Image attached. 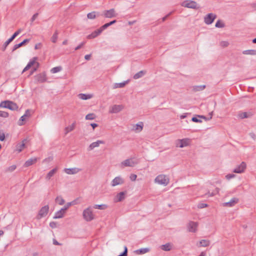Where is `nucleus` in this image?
<instances>
[{"instance_id": "obj_1", "label": "nucleus", "mask_w": 256, "mask_h": 256, "mask_svg": "<svg viewBox=\"0 0 256 256\" xmlns=\"http://www.w3.org/2000/svg\"><path fill=\"white\" fill-rule=\"evenodd\" d=\"M154 182L158 185L166 186L170 183V178L168 175L160 174L155 178Z\"/></svg>"}, {"instance_id": "obj_2", "label": "nucleus", "mask_w": 256, "mask_h": 256, "mask_svg": "<svg viewBox=\"0 0 256 256\" xmlns=\"http://www.w3.org/2000/svg\"><path fill=\"white\" fill-rule=\"evenodd\" d=\"M139 162L138 160L136 158H130L122 162L119 166L121 168L126 167H134L136 166Z\"/></svg>"}, {"instance_id": "obj_3", "label": "nucleus", "mask_w": 256, "mask_h": 256, "mask_svg": "<svg viewBox=\"0 0 256 256\" xmlns=\"http://www.w3.org/2000/svg\"><path fill=\"white\" fill-rule=\"evenodd\" d=\"M180 5L182 7L194 10H198L200 8L199 4L192 0H185L181 3Z\"/></svg>"}, {"instance_id": "obj_4", "label": "nucleus", "mask_w": 256, "mask_h": 256, "mask_svg": "<svg viewBox=\"0 0 256 256\" xmlns=\"http://www.w3.org/2000/svg\"><path fill=\"white\" fill-rule=\"evenodd\" d=\"M82 216L84 220L86 222H90L95 218V216L90 207H88L84 210Z\"/></svg>"}, {"instance_id": "obj_5", "label": "nucleus", "mask_w": 256, "mask_h": 256, "mask_svg": "<svg viewBox=\"0 0 256 256\" xmlns=\"http://www.w3.org/2000/svg\"><path fill=\"white\" fill-rule=\"evenodd\" d=\"M40 66L39 63L38 62V58L34 57L28 62L26 66L22 70V73L29 70L31 67L34 68V71H36Z\"/></svg>"}, {"instance_id": "obj_6", "label": "nucleus", "mask_w": 256, "mask_h": 256, "mask_svg": "<svg viewBox=\"0 0 256 256\" xmlns=\"http://www.w3.org/2000/svg\"><path fill=\"white\" fill-rule=\"evenodd\" d=\"M0 107L2 108H8L12 110H16L18 108V106L16 104L9 100L1 102L0 104Z\"/></svg>"}, {"instance_id": "obj_7", "label": "nucleus", "mask_w": 256, "mask_h": 256, "mask_svg": "<svg viewBox=\"0 0 256 256\" xmlns=\"http://www.w3.org/2000/svg\"><path fill=\"white\" fill-rule=\"evenodd\" d=\"M190 138L179 139L176 140V146L177 148H182L190 146Z\"/></svg>"}, {"instance_id": "obj_8", "label": "nucleus", "mask_w": 256, "mask_h": 256, "mask_svg": "<svg viewBox=\"0 0 256 256\" xmlns=\"http://www.w3.org/2000/svg\"><path fill=\"white\" fill-rule=\"evenodd\" d=\"M50 210V207L48 205H46L41 208L38 211L36 218L38 220L42 218L47 216Z\"/></svg>"}, {"instance_id": "obj_9", "label": "nucleus", "mask_w": 256, "mask_h": 256, "mask_svg": "<svg viewBox=\"0 0 256 256\" xmlns=\"http://www.w3.org/2000/svg\"><path fill=\"white\" fill-rule=\"evenodd\" d=\"M246 167L247 164L246 162H242L234 168L233 172L236 174L244 173L245 172Z\"/></svg>"}, {"instance_id": "obj_10", "label": "nucleus", "mask_w": 256, "mask_h": 256, "mask_svg": "<svg viewBox=\"0 0 256 256\" xmlns=\"http://www.w3.org/2000/svg\"><path fill=\"white\" fill-rule=\"evenodd\" d=\"M124 109V106L122 104H114L109 108V112L110 114H116L122 111Z\"/></svg>"}, {"instance_id": "obj_11", "label": "nucleus", "mask_w": 256, "mask_h": 256, "mask_svg": "<svg viewBox=\"0 0 256 256\" xmlns=\"http://www.w3.org/2000/svg\"><path fill=\"white\" fill-rule=\"evenodd\" d=\"M240 199L238 198L234 197L228 202L223 203L222 206L225 207L230 208L234 206L239 202Z\"/></svg>"}, {"instance_id": "obj_12", "label": "nucleus", "mask_w": 256, "mask_h": 256, "mask_svg": "<svg viewBox=\"0 0 256 256\" xmlns=\"http://www.w3.org/2000/svg\"><path fill=\"white\" fill-rule=\"evenodd\" d=\"M144 126V122H139L138 123L132 125V130L136 133H139L142 130Z\"/></svg>"}, {"instance_id": "obj_13", "label": "nucleus", "mask_w": 256, "mask_h": 256, "mask_svg": "<svg viewBox=\"0 0 256 256\" xmlns=\"http://www.w3.org/2000/svg\"><path fill=\"white\" fill-rule=\"evenodd\" d=\"M124 182V179L121 176L115 177L111 182V186H116L118 185H122Z\"/></svg>"}, {"instance_id": "obj_14", "label": "nucleus", "mask_w": 256, "mask_h": 256, "mask_svg": "<svg viewBox=\"0 0 256 256\" xmlns=\"http://www.w3.org/2000/svg\"><path fill=\"white\" fill-rule=\"evenodd\" d=\"M198 226V222H190L188 224V230L190 232H196L197 231Z\"/></svg>"}, {"instance_id": "obj_15", "label": "nucleus", "mask_w": 256, "mask_h": 256, "mask_svg": "<svg viewBox=\"0 0 256 256\" xmlns=\"http://www.w3.org/2000/svg\"><path fill=\"white\" fill-rule=\"evenodd\" d=\"M64 172L67 174H75L81 171V169L78 168H66L64 170Z\"/></svg>"}, {"instance_id": "obj_16", "label": "nucleus", "mask_w": 256, "mask_h": 256, "mask_svg": "<svg viewBox=\"0 0 256 256\" xmlns=\"http://www.w3.org/2000/svg\"><path fill=\"white\" fill-rule=\"evenodd\" d=\"M66 208H62L54 213L53 218L54 219H59L64 218L66 214Z\"/></svg>"}, {"instance_id": "obj_17", "label": "nucleus", "mask_w": 256, "mask_h": 256, "mask_svg": "<svg viewBox=\"0 0 256 256\" xmlns=\"http://www.w3.org/2000/svg\"><path fill=\"white\" fill-rule=\"evenodd\" d=\"M126 195V192H122L117 194L114 198V202H118L122 201L125 198Z\"/></svg>"}, {"instance_id": "obj_18", "label": "nucleus", "mask_w": 256, "mask_h": 256, "mask_svg": "<svg viewBox=\"0 0 256 256\" xmlns=\"http://www.w3.org/2000/svg\"><path fill=\"white\" fill-rule=\"evenodd\" d=\"M104 16L106 18H112L116 17L117 16V14L116 12L114 9L112 8L104 11Z\"/></svg>"}, {"instance_id": "obj_19", "label": "nucleus", "mask_w": 256, "mask_h": 256, "mask_svg": "<svg viewBox=\"0 0 256 256\" xmlns=\"http://www.w3.org/2000/svg\"><path fill=\"white\" fill-rule=\"evenodd\" d=\"M216 18V16L215 14H209L205 16L204 22L208 24H211L212 23Z\"/></svg>"}, {"instance_id": "obj_20", "label": "nucleus", "mask_w": 256, "mask_h": 256, "mask_svg": "<svg viewBox=\"0 0 256 256\" xmlns=\"http://www.w3.org/2000/svg\"><path fill=\"white\" fill-rule=\"evenodd\" d=\"M104 144V142L102 140H98L96 142H93L89 146L90 150H92L100 146V144Z\"/></svg>"}, {"instance_id": "obj_21", "label": "nucleus", "mask_w": 256, "mask_h": 256, "mask_svg": "<svg viewBox=\"0 0 256 256\" xmlns=\"http://www.w3.org/2000/svg\"><path fill=\"white\" fill-rule=\"evenodd\" d=\"M210 244V241L208 240H202L196 243V246L200 247H206Z\"/></svg>"}, {"instance_id": "obj_22", "label": "nucleus", "mask_w": 256, "mask_h": 256, "mask_svg": "<svg viewBox=\"0 0 256 256\" xmlns=\"http://www.w3.org/2000/svg\"><path fill=\"white\" fill-rule=\"evenodd\" d=\"M76 128V122H74L72 124L66 126L64 129V134L66 135L69 132H72Z\"/></svg>"}, {"instance_id": "obj_23", "label": "nucleus", "mask_w": 256, "mask_h": 256, "mask_svg": "<svg viewBox=\"0 0 256 256\" xmlns=\"http://www.w3.org/2000/svg\"><path fill=\"white\" fill-rule=\"evenodd\" d=\"M36 78L38 82H44L46 80V76L44 72L36 75Z\"/></svg>"}, {"instance_id": "obj_24", "label": "nucleus", "mask_w": 256, "mask_h": 256, "mask_svg": "<svg viewBox=\"0 0 256 256\" xmlns=\"http://www.w3.org/2000/svg\"><path fill=\"white\" fill-rule=\"evenodd\" d=\"M102 32V30L100 28L92 32L91 34L88 35L87 36V38L88 39H92L98 36L101 32Z\"/></svg>"}, {"instance_id": "obj_25", "label": "nucleus", "mask_w": 256, "mask_h": 256, "mask_svg": "<svg viewBox=\"0 0 256 256\" xmlns=\"http://www.w3.org/2000/svg\"><path fill=\"white\" fill-rule=\"evenodd\" d=\"M150 251V249L148 248H142L135 250L134 252L137 254H142L148 252Z\"/></svg>"}, {"instance_id": "obj_26", "label": "nucleus", "mask_w": 256, "mask_h": 256, "mask_svg": "<svg viewBox=\"0 0 256 256\" xmlns=\"http://www.w3.org/2000/svg\"><path fill=\"white\" fill-rule=\"evenodd\" d=\"M129 82V80H126L120 83H115L113 85V88H124L127 84H128Z\"/></svg>"}, {"instance_id": "obj_27", "label": "nucleus", "mask_w": 256, "mask_h": 256, "mask_svg": "<svg viewBox=\"0 0 256 256\" xmlns=\"http://www.w3.org/2000/svg\"><path fill=\"white\" fill-rule=\"evenodd\" d=\"M26 140H24L21 143L18 144L16 146V150L18 152L22 151L25 148Z\"/></svg>"}, {"instance_id": "obj_28", "label": "nucleus", "mask_w": 256, "mask_h": 256, "mask_svg": "<svg viewBox=\"0 0 256 256\" xmlns=\"http://www.w3.org/2000/svg\"><path fill=\"white\" fill-rule=\"evenodd\" d=\"M92 95L91 94H78V98L82 100H86L91 98Z\"/></svg>"}, {"instance_id": "obj_29", "label": "nucleus", "mask_w": 256, "mask_h": 256, "mask_svg": "<svg viewBox=\"0 0 256 256\" xmlns=\"http://www.w3.org/2000/svg\"><path fill=\"white\" fill-rule=\"evenodd\" d=\"M58 171V168H56L48 172V173L47 174L46 178L48 180H50V178L54 174H56V172Z\"/></svg>"}, {"instance_id": "obj_30", "label": "nucleus", "mask_w": 256, "mask_h": 256, "mask_svg": "<svg viewBox=\"0 0 256 256\" xmlns=\"http://www.w3.org/2000/svg\"><path fill=\"white\" fill-rule=\"evenodd\" d=\"M56 202L60 206H62L65 203L64 200L61 196H58L56 198Z\"/></svg>"}, {"instance_id": "obj_31", "label": "nucleus", "mask_w": 256, "mask_h": 256, "mask_svg": "<svg viewBox=\"0 0 256 256\" xmlns=\"http://www.w3.org/2000/svg\"><path fill=\"white\" fill-rule=\"evenodd\" d=\"M220 189L218 188H214V190L212 192H208V193L206 194V196H213L219 193Z\"/></svg>"}, {"instance_id": "obj_32", "label": "nucleus", "mask_w": 256, "mask_h": 256, "mask_svg": "<svg viewBox=\"0 0 256 256\" xmlns=\"http://www.w3.org/2000/svg\"><path fill=\"white\" fill-rule=\"evenodd\" d=\"M36 158L29 159L24 164V166L26 167L32 165V164L36 163Z\"/></svg>"}, {"instance_id": "obj_33", "label": "nucleus", "mask_w": 256, "mask_h": 256, "mask_svg": "<svg viewBox=\"0 0 256 256\" xmlns=\"http://www.w3.org/2000/svg\"><path fill=\"white\" fill-rule=\"evenodd\" d=\"M29 41H30L29 39H25L22 42H20L18 44H15L14 47V50H16L17 48H20V46L24 45L25 44L29 42Z\"/></svg>"}, {"instance_id": "obj_34", "label": "nucleus", "mask_w": 256, "mask_h": 256, "mask_svg": "<svg viewBox=\"0 0 256 256\" xmlns=\"http://www.w3.org/2000/svg\"><path fill=\"white\" fill-rule=\"evenodd\" d=\"M145 74H146V72L145 71H144V70L140 71L139 72H138V73L136 74L134 76V78L136 79V80L138 79V78L143 76Z\"/></svg>"}, {"instance_id": "obj_35", "label": "nucleus", "mask_w": 256, "mask_h": 256, "mask_svg": "<svg viewBox=\"0 0 256 256\" xmlns=\"http://www.w3.org/2000/svg\"><path fill=\"white\" fill-rule=\"evenodd\" d=\"M242 54L245 55H256V50H248L243 51Z\"/></svg>"}, {"instance_id": "obj_36", "label": "nucleus", "mask_w": 256, "mask_h": 256, "mask_svg": "<svg viewBox=\"0 0 256 256\" xmlns=\"http://www.w3.org/2000/svg\"><path fill=\"white\" fill-rule=\"evenodd\" d=\"M161 248L165 251H169L172 248V244L170 243L163 244L161 246Z\"/></svg>"}, {"instance_id": "obj_37", "label": "nucleus", "mask_w": 256, "mask_h": 256, "mask_svg": "<svg viewBox=\"0 0 256 256\" xmlns=\"http://www.w3.org/2000/svg\"><path fill=\"white\" fill-rule=\"evenodd\" d=\"M107 208H108L107 205H106L105 204H95L94 206V208L101 210H106Z\"/></svg>"}, {"instance_id": "obj_38", "label": "nucleus", "mask_w": 256, "mask_h": 256, "mask_svg": "<svg viewBox=\"0 0 256 256\" xmlns=\"http://www.w3.org/2000/svg\"><path fill=\"white\" fill-rule=\"evenodd\" d=\"M28 118H26L24 115L22 116L18 122L19 126H22L24 124L25 122L27 120Z\"/></svg>"}, {"instance_id": "obj_39", "label": "nucleus", "mask_w": 256, "mask_h": 256, "mask_svg": "<svg viewBox=\"0 0 256 256\" xmlns=\"http://www.w3.org/2000/svg\"><path fill=\"white\" fill-rule=\"evenodd\" d=\"M250 116V114L246 112H242L238 114V116L240 118H244L249 117Z\"/></svg>"}, {"instance_id": "obj_40", "label": "nucleus", "mask_w": 256, "mask_h": 256, "mask_svg": "<svg viewBox=\"0 0 256 256\" xmlns=\"http://www.w3.org/2000/svg\"><path fill=\"white\" fill-rule=\"evenodd\" d=\"M87 17L89 19H94L96 17V12H90L87 14Z\"/></svg>"}, {"instance_id": "obj_41", "label": "nucleus", "mask_w": 256, "mask_h": 256, "mask_svg": "<svg viewBox=\"0 0 256 256\" xmlns=\"http://www.w3.org/2000/svg\"><path fill=\"white\" fill-rule=\"evenodd\" d=\"M96 116L95 114L93 113L88 114L86 116V119L88 120H92L96 118Z\"/></svg>"}, {"instance_id": "obj_42", "label": "nucleus", "mask_w": 256, "mask_h": 256, "mask_svg": "<svg viewBox=\"0 0 256 256\" xmlns=\"http://www.w3.org/2000/svg\"><path fill=\"white\" fill-rule=\"evenodd\" d=\"M76 203L75 202V201H72V202H68L66 203L64 206V208H66V210H68V209L72 206H73L74 204H75Z\"/></svg>"}, {"instance_id": "obj_43", "label": "nucleus", "mask_w": 256, "mask_h": 256, "mask_svg": "<svg viewBox=\"0 0 256 256\" xmlns=\"http://www.w3.org/2000/svg\"><path fill=\"white\" fill-rule=\"evenodd\" d=\"M230 44L228 41L223 40L220 42V45L222 48H225L229 46Z\"/></svg>"}, {"instance_id": "obj_44", "label": "nucleus", "mask_w": 256, "mask_h": 256, "mask_svg": "<svg viewBox=\"0 0 256 256\" xmlns=\"http://www.w3.org/2000/svg\"><path fill=\"white\" fill-rule=\"evenodd\" d=\"M62 68L60 66H56L52 68L50 72L53 74H55L60 72Z\"/></svg>"}, {"instance_id": "obj_45", "label": "nucleus", "mask_w": 256, "mask_h": 256, "mask_svg": "<svg viewBox=\"0 0 256 256\" xmlns=\"http://www.w3.org/2000/svg\"><path fill=\"white\" fill-rule=\"evenodd\" d=\"M58 40V34L55 32L51 38V41L53 43H56Z\"/></svg>"}, {"instance_id": "obj_46", "label": "nucleus", "mask_w": 256, "mask_h": 256, "mask_svg": "<svg viewBox=\"0 0 256 256\" xmlns=\"http://www.w3.org/2000/svg\"><path fill=\"white\" fill-rule=\"evenodd\" d=\"M216 28H223L224 26V24L222 22L218 20L216 22Z\"/></svg>"}, {"instance_id": "obj_47", "label": "nucleus", "mask_w": 256, "mask_h": 256, "mask_svg": "<svg viewBox=\"0 0 256 256\" xmlns=\"http://www.w3.org/2000/svg\"><path fill=\"white\" fill-rule=\"evenodd\" d=\"M8 116V114L7 112L4 111H0V116L4 118H6Z\"/></svg>"}, {"instance_id": "obj_48", "label": "nucleus", "mask_w": 256, "mask_h": 256, "mask_svg": "<svg viewBox=\"0 0 256 256\" xmlns=\"http://www.w3.org/2000/svg\"><path fill=\"white\" fill-rule=\"evenodd\" d=\"M136 178L137 176L136 174H131L130 176V180L132 182L135 181L136 179Z\"/></svg>"}, {"instance_id": "obj_49", "label": "nucleus", "mask_w": 256, "mask_h": 256, "mask_svg": "<svg viewBox=\"0 0 256 256\" xmlns=\"http://www.w3.org/2000/svg\"><path fill=\"white\" fill-rule=\"evenodd\" d=\"M127 253H128V248L126 246H124V252L122 254L118 255V256H127Z\"/></svg>"}, {"instance_id": "obj_50", "label": "nucleus", "mask_w": 256, "mask_h": 256, "mask_svg": "<svg viewBox=\"0 0 256 256\" xmlns=\"http://www.w3.org/2000/svg\"><path fill=\"white\" fill-rule=\"evenodd\" d=\"M21 31L22 30L20 29L16 31L12 36V38L14 39L17 36H18L20 33Z\"/></svg>"}, {"instance_id": "obj_51", "label": "nucleus", "mask_w": 256, "mask_h": 256, "mask_svg": "<svg viewBox=\"0 0 256 256\" xmlns=\"http://www.w3.org/2000/svg\"><path fill=\"white\" fill-rule=\"evenodd\" d=\"M110 25V22L106 23L103 25L102 27H100V28L102 30V32L104 29L107 28L108 26H109Z\"/></svg>"}, {"instance_id": "obj_52", "label": "nucleus", "mask_w": 256, "mask_h": 256, "mask_svg": "<svg viewBox=\"0 0 256 256\" xmlns=\"http://www.w3.org/2000/svg\"><path fill=\"white\" fill-rule=\"evenodd\" d=\"M50 226L52 228H56L57 226V223L55 222H52L50 223Z\"/></svg>"}, {"instance_id": "obj_53", "label": "nucleus", "mask_w": 256, "mask_h": 256, "mask_svg": "<svg viewBox=\"0 0 256 256\" xmlns=\"http://www.w3.org/2000/svg\"><path fill=\"white\" fill-rule=\"evenodd\" d=\"M236 176L234 174H228L226 176V178L228 180H229L232 178H234Z\"/></svg>"}, {"instance_id": "obj_54", "label": "nucleus", "mask_w": 256, "mask_h": 256, "mask_svg": "<svg viewBox=\"0 0 256 256\" xmlns=\"http://www.w3.org/2000/svg\"><path fill=\"white\" fill-rule=\"evenodd\" d=\"M14 39V38H12V37L11 36L10 38L8 40H6L5 43H4V45H5V47H6L8 44H9L12 42Z\"/></svg>"}, {"instance_id": "obj_55", "label": "nucleus", "mask_w": 256, "mask_h": 256, "mask_svg": "<svg viewBox=\"0 0 256 256\" xmlns=\"http://www.w3.org/2000/svg\"><path fill=\"white\" fill-rule=\"evenodd\" d=\"M192 121L196 122H201L202 120L196 117H193L192 119Z\"/></svg>"}, {"instance_id": "obj_56", "label": "nucleus", "mask_w": 256, "mask_h": 256, "mask_svg": "<svg viewBox=\"0 0 256 256\" xmlns=\"http://www.w3.org/2000/svg\"><path fill=\"white\" fill-rule=\"evenodd\" d=\"M26 118H28L30 116V112L29 110H26L25 112V114H24Z\"/></svg>"}, {"instance_id": "obj_57", "label": "nucleus", "mask_w": 256, "mask_h": 256, "mask_svg": "<svg viewBox=\"0 0 256 256\" xmlns=\"http://www.w3.org/2000/svg\"><path fill=\"white\" fill-rule=\"evenodd\" d=\"M16 168V166L15 165H12L10 166L8 168V170L10 172H12L14 170H15Z\"/></svg>"}, {"instance_id": "obj_58", "label": "nucleus", "mask_w": 256, "mask_h": 256, "mask_svg": "<svg viewBox=\"0 0 256 256\" xmlns=\"http://www.w3.org/2000/svg\"><path fill=\"white\" fill-rule=\"evenodd\" d=\"M38 16V14H34L32 16V18H31V21H32V22H33L34 21V20H35L37 18Z\"/></svg>"}, {"instance_id": "obj_59", "label": "nucleus", "mask_w": 256, "mask_h": 256, "mask_svg": "<svg viewBox=\"0 0 256 256\" xmlns=\"http://www.w3.org/2000/svg\"><path fill=\"white\" fill-rule=\"evenodd\" d=\"M5 139V135L4 133H0V140L1 141H4Z\"/></svg>"}, {"instance_id": "obj_60", "label": "nucleus", "mask_w": 256, "mask_h": 256, "mask_svg": "<svg viewBox=\"0 0 256 256\" xmlns=\"http://www.w3.org/2000/svg\"><path fill=\"white\" fill-rule=\"evenodd\" d=\"M41 48H42V44L40 43H38V44H36V45L34 46V48L36 50L40 49Z\"/></svg>"}, {"instance_id": "obj_61", "label": "nucleus", "mask_w": 256, "mask_h": 256, "mask_svg": "<svg viewBox=\"0 0 256 256\" xmlns=\"http://www.w3.org/2000/svg\"><path fill=\"white\" fill-rule=\"evenodd\" d=\"M91 55L90 54H86L84 58L86 60H89L90 58Z\"/></svg>"}, {"instance_id": "obj_62", "label": "nucleus", "mask_w": 256, "mask_h": 256, "mask_svg": "<svg viewBox=\"0 0 256 256\" xmlns=\"http://www.w3.org/2000/svg\"><path fill=\"white\" fill-rule=\"evenodd\" d=\"M91 126H92L93 130H94L96 127L98 126V124H91Z\"/></svg>"}, {"instance_id": "obj_63", "label": "nucleus", "mask_w": 256, "mask_h": 256, "mask_svg": "<svg viewBox=\"0 0 256 256\" xmlns=\"http://www.w3.org/2000/svg\"><path fill=\"white\" fill-rule=\"evenodd\" d=\"M83 44H84L82 43L80 44L79 46H78L76 48L75 50H78L79 48H82V46Z\"/></svg>"}, {"instance_id": "obj_64", "label": "nucleus", "mask_w": 256, "mask_h": 256, "mask_svg": "<svg viewBox=\"0 0 256 256\" xmlns=\"http://www.w3.org/2000/svg\"><path fill=\"white\" fill-rule=\"evenodd\" d=\"M68 40H64V41H63V42H62V44H63L64 45H66V44H68Z\"/></svg>"}]
</instances>
